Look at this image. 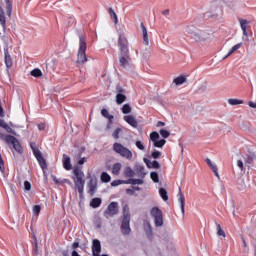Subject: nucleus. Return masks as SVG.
<instances>
[{
    "label": "nucleus",
    "mask_w": 256,
    "mask_h": 256,
    "mask_svg": "<svg viewBox=\"0 0 256 256\" xmlns=\"http://www.w3.org/2000/svg\"><path fill=\"white\" fill-rule=\"evenodd\" d=\"M72 179L74 181L75 187L78 189V193L80 195H83V191L85 189V173L83 172V169L79 166H76L73 171Z\"/></svg>",
    "instance_id": "1"
},
{
    "label": "nucleus",
    "mask_w": 256,
    "mask_h": 256,
    "mask_svg": "<svg viewBox=\"0 0 256 256\" xmlns=\"http://www.w3.org/2000/svg\"><path fill=\"white\" fill-rule=\"evenodd\" d=\"M0 139L5 141L7 145H12L13 149L17 151V153H23V146H21V142H19L15 136L9 134H0Z\"/></svg>",
    "instance_id": "2"
},
{
    "label": "nucleus",
    "mask_w": 256,
    "mask_h": 256,
    "mask_svg": "<svg viewBox=\"0 0 256 256\" xmlns=\"http://www.w3.org/2000/svg\"><path fill=\"white\" fill-rule=\"evenodd\" d=\"M87 42L83 38V36L79 37V49L77 54V63L83 65V63H87Z\"/></svg>",
    "instance_id": "3"
},
{
    "label": "nucleus",
    "mask_w": 256,
    "mask_h": 256,
    "mask_svg": "<svg viewBox=\"0 0 256 256\" xmlns=\"http://www.w3.org/2000/svg\"><path fill=\"white\" fill-rule=\"evenodd\" d=\"M112 149L117 155H120V157H123L124 159H133V152L119 142L114 143Z\"/></svg>",
    "instance_id": "4"
},
{
    "label": "nucleus",
    "mask_w": 256,
    "mask_h": 256,
    "mask_svg": "<svg viewBox=\"0 0 256 256\" xmlns=\"http://www.w3.org/2000/svg\"><path fill=\"white\" fill-rule=\"evenodd\" d=\"M186 33L190 35L191 39H194L196 43H201V41H206L205 32L197 29L195 26H188L186 28Z\"/></svg>",
    "instance_id": "5"
},
{
    "label": "nucleus",
    "mask_w": 256,
    "mask_h": 256,
    "mask_svg": "<svg viewBox=\"0 0 256 256\" xmlns=\"http://www.w3.org/2000/svg\"><path fill=\"white\" fill-rule=\"evenodd\" d=\"M150 215L154 219L155 227H163V211L159 207H152Z\"/></svg>",
    "instance_id": "6"
},
{
    "label": "nucleus",
    "mask_w": 256,
    "mask_h": 256,
    "mask_svg": "<svg viewBox=\"0 0 256 256\" xmlns=\"http://www.w3.org/2000/svg\"><path fill=\"white\" fill-rule=\"evenodd\" d=\"M30 147L32 149V153L34 157H36L41 169H47V162L45 161V158L43 157V153H41V150L35 146V143L31 142Z\"/></svg>",
    "instance_id": "7"
},
{
    "label": "nucleus",
    "mask_w": 256,
    "mask_h": 256,
    "mask_svg": "<svg viewBox=\"0 0 256 256\" xmlns=\"http://www.w3.org/2000/svg\"><path fill=\"white\" fill-rule=\"evenodd\" d=\"M120 55H129V41L125 34H120L118 38Z\"/></svg>",
    "instance_id": "8"
},
{
    "label": "nucleus",
    "mask_w": 256,
    "mask_h": 256,
    "mask_svg": "<svg viewBox=\"0 0 256 256\" xmlns=\"http://www.w3.org/2000/svg\"><path fill=\"white\" fill-rule=\"evenodd\" d=\"M117 213H119V203L111 202L104 211V217H106V219H111V217H115Z\"/></svg>",
    "instance_id": "9"
},
{
    "label": "nucleus",
    "mask_w": 256,
    "mask_h": 256,
    "mask_svg": "<svg viewBox=\"0 0 256 256\" xmlns=\"http://www.w3.org/2000/svg\"><path fill=\"white\" fill-rule=\"evenodd\" d=\"M131 218H129L128 215H125V217L122 220V224H121V233L122 235H130L131 234Z\"/></svg>",
    "instance_id": "10"
},
{
    "label": "nucleus",
    "mask_w": 256,
    "mask_h": 256,
    "mask_svg": "<svg viewBox=\"0 0 256 256\" xmlns=\"http://www.w3.org/2000/svg\"><path fill=\"white\" fill-rule=\"evenodd\" d=\"M240 27L242 29L243 35L244 37H248L249 33L247 32V29H249L251 26V21L247 20V19H243V18H238Z\"/></svg>",
    "instance_id": "11"
},
{
    "label": "nucleus",
    "mask_w": 256,
    "mask_h": 256,
    "mask_svg": "<svg viewBox=\"0 0 256 256\" xmlns=\"http://www.w3.org/2000/svg\"><path fill=\"white\" fill-rule=\"evenodd\" d=\"M101 254V241L98 239H94L92 242V255H100Z\"/></svg>",
    "instance_id": "12"
},
{
    "label": "nucleus",
    "mask_w": 256,
    "mask_h": 256,
    "mask_svg": "<svg viewBox=\"0 0 256 256\" xmlns=\"http://www.w3.org/2000/svg\"><path fill=\"white\" fill-rule=\"evenodd\" d=\"M129 61H131V56H129V54H120V67L126 69V67H129Z\"/></svg>",
    "instance_id": "13"
},
{
    "label": "nucleus",
    "mask_w": 256,
    "mask_h": 256,
    "mask_svg": "<svg viewBox=\"0 0 256 256\" xmlns=\"http://www.w3.org/2000/svg\"><path fill=\"white\" fill-rule=\"evenodd\" d=\"M0 25L3 31L7 30V18L5 17V10L3 6L0 4Z\"/></svg>",
    "instance_id": "14"
},
{
    "label": "nucleus",
    "mask_w": 256,
    "mask_h": 256,
    "mask_svg": "<svg viewBox=\"0 0 256 256\" xmlns=\"http://www.w3.org/2000/svg\"><path fill=\"white\" fill-rule=\"evenodd\" d=\"M124 121H126V123H128V125H130L134 129H137L138 123H137V119L135 118V116L126 115V116H124Z\"/></svg>",
    "instance_id": "15"
},
{
    "label": "nucleus",
    "mask_w": 256,
    "mask_h": 256,
    "mask_svg": "<svg viewBox=\"0 0 256 256\" xmlns=\"http://www.w3.org/2000/svg\"><path fill=\"white\" fill-rule=\"evenodd\" d=\"M178 201L180 203L181 213L183 217H185V195H183V192L181 191V189H179Z\"/></svg>",
    "instance_id": "16"
},
{
    "label": "nucleus",
    "mask_w": 256,
    "mask_h": 256,
    "mask_svg": "<svg viewBox=\"0 0 256 256\" xmlns=\"http://www.w3.org/2000/svg\"><path fill=\"white\" fill-rule=\"evenodd\" d=\"M4 61L8 69L10 67H13V60L11 59V55L9 54V48L4 49Z\"/></svg>",
    "instance_id": "17"
},
{
    "label": "nucleus",
    "mask_w": 256,
    "mask_h": 256,
    "mask_svg": "<svg viewBox=\"0 0 256 256\" xmlns=\"http://www.w3.org/2000/svg\"><path fill=\"white\" fill-rule=\"evenodd\" d=\"M4 9H6V15L11 17L13 13V0H4Z\"/></svg>",
    "instance_id": "18"
},
{
    "label": "nucleus",
    "mask_w": 256,
    "mask_h": 256,
    "mask_svg": "<svg viewBox=\"0 0 256 256\" xmlns=\"http://www.w3.org/2000/svg\"><path fill=\"white\" fill-rule=\"evenodd\" d=\"M206 163L211 171H213L215 177H217V179H221V176H219L217 165H215L209 158L206 159Z\"/></svg>",
    "instance_id": "19"
},
{
    "label": "nucleus",
    "mask_w": 256,
    "mask_h": 256,
    "mask_svg": "<svg viewBox=\"0 0 256 256\" xmlns=\"http://www.w3.org/2000/svg\"><path fill=\"white\" fill-rule=\"evenodd\" d=\"M140 27L142 29L143 43L144 45H149V34L147 32V27H145V24H143V22L140 24Z\"/></svg>",
    "instance_id": "20"
},
{
    "label": "nucleus",
    "mask_w": 256,
    "mask_h": 256,
    "mask_svg": "<svg viewBox=\"0 0 256 256\" xmlns=\"http://www.w3.org/2000/svg\"><path fill=\"white\" fill-rule=\"evenodd\" d=\"M144 163L146 164V167H148V169H159L161 167L157 160L151 162L149 159L144 158Z\"/></svg>",
    "instance_id": "21"
},
{
    "label": "nucleus",
    "mask_w": 256,
    "mask_h": 256,
    "mask_svg": "<svg viewBox=\"0 0 256 256\" xmlns=\"http://www.w3.org/2000/svg\"><path fill=\"white\" fill-rule=\"evenodd\" d=\"M97 192V182L90 180L88 183V193L93 197L95 193Z\"/></svg>",
    "instance_id": "22"
},
{
    "label": "nucleus",
    "mask_w": 256,
    "mask_h": 256,
    "mask_svg": "<svg viewBox=\"0 0 256 256\" xmlns=\"http://www.w3.org/2000/svg\"><path fill=\"white\" fill-rule=\"evenodd\" d=\"M63 167L66 169V171H71L72 165H71V158L67 156L66 154L63 155Z\"/></svg>",
    "instance_id": "23"
},
{
    "label": "nucleus",
    "mask_w": 256,
    "mask_h": 256,
    "mask_svg": "<svg viewBox=\"0 0 256 256\" xmlns=\"http://www.w3.org/2000/svg\"><path fill=\"white\" fill-rule=\"evenodd\" d=\"M123 175L124 177H126L127 179H131V177L135 176V171H133V169L129 166L125 167L123 170Z\"/></svg>",
    "instance_id": "24"
},
{
    "label": "nucleus",
    "mask_w": 256,
    "mask_h": 256,
    "mask_svg": "<svg viewBox=\"0 0 256 256\" xmlns=\"http://www.w3.org/2000/svg\"><path fill=\"white\" fill-rule=\"evenodd\" d=\"M255 159H256V155L253 152L246 154V156L244 157V161L247 165H251V163H253Z\"/></svg>",
    "instance_id": "25"
},
{
    "label": "nucleus",
    "mask_w": 256,
    "mask_h": 256,
    "mask_svg": "<svg viewBox=\"0 0 256 256\" xmlns=\"http://www.w3.org/2000/svg\"><path fill=\"white\" fill-rule=\"evenodd\" d=\"M121 163L116 162L112 165V175H119L121 173Z\"/></svg>",
    "instance_id": "26"
},
{
    "label": "nucleus",
    "mask_w": 256,
    "mask_h": 256,
    "mask_svg": "<svg viewBox=\"0 0 256 256\" xmlns=\"http://www.w3.org/2000/svg\"><path fill=\"white\" fill-rule=\"evenodd\" d=\"M101 203H102L101 198H93L90 201V207H92V209H97V208L101 207Z\"/></svg>",
    "instance_id": "27"
},
{
    "label": "nucleus",
    "mask_w": 256,
    "mask_h": 256,
    "mask_svg": "<svg viewBox=\"0 0 256 256\" xmlns=\"http://www.w3.org/2000/svg\"><path fill=\"white\" fill-rule=\"evenodd\" d=\"M136 173L138 177H140L141 179H145V175H147V172H145V166H137Z\"/></svg>",
    "instance_id": "28"
},
{
    "label": "nucleus",
    "mask_w": 256,
    "mask_h": 256,
    "mask_svg": "<svg viewBox=\"0 0 256 256\" xmlns=\"http://www.w3.org/2000/svg\"><path fill=\"white\" fill-rule=\"evenodd\" d=\"M143 183H145L143 181V179L130 178V179L126 180V185H143Z\"/></svg>",
    "instance_id": "29"
},
{
    "label": "nucleus",
    "mask_w": 256,
    "mask_h": 256,
    "mask_svg": "<svg viewBox=\"0 0 256 256\" xmlns=\"http://www.w3.org/2000/svg\"><path fill=\"white\" fill-rule=\"evenodd\" d=\"M127 101V96L125 94H116L117 105H123Z\"/></svg>",
    "instance_id": "30"
},
{
    "label": "nucleus",
    "mask_w": 256,
    "mask_h": 256,
    "mask_svg": "<svg viewBox=\"0 0 256 256\" xmlns=\"http://www.w3.org/2000/svg\"><path fill=\"white\" fill-rule=\"evenodd\" d=\"M187 81V78L183 75L176 77L173 80V83H175V85H183V83H185Z\"/></svg>",
    "instance_id": "31"
},
{
    "label": "nucleus",
    "mask_w": 256,
    "mask_h": 256,
    "mask_svg": "<svg viewBox=\"0 0 256 256\" xmlns=\"http://www.w3.org/2000/svg\"><path fill=\"white\" fill-rule=\"evenodd\" d=\"M100 179L102 183H109L111 181V175H109L107 172H102Z\"/></svg>",
    "instance_id": "32"
},
{
    "label": "nucleus",
    "mask_w": 256,
    "mask_h": 256,
    "mask_svg": "<svg viewBox=\"0 0 256 256\" xmlns=\"http://www.w3.org/2000/svg\"><path fill=\"white\" fill-rule=\"evenodd\" d=\"M160 197H162L163 201H169V196L167 195V190L165 188L159 189Z\"/></svg>",
    "instance_id": "33"
},
{
    "label": "nucleus",
    "mask_w": 256,
    "mask_h": 256,
    "mask_svg": "<svg viewBox=\"0 0 256 256\" xmlns=\"http://www.w3.org/2000/svg\"><path fill=\"white\" fill-rule=\"evenodd\" d=\"M241 45H242V43H238V44L234 45V46L230 49V51H229V53L227 54V56L225 57V59H227V57H230V55H233V53H235V51H237L238 49H241Z\"/></svg>",
    "instance_id": "34"
},
{
    "label": "nucleus",
    "mask_w": 256,
    "mask_h": 256,
    "mask_svg": "<svg viewBox=\"0 0 256 256\" xmlns=\"http://www.w3.org/2000/svg\"><path fill=\"white\" fill-rule=\"evenodd\" d=\"M229 105L235 106V105H243V100L235 99V98H230L228 99Z\"/></svg>",
    "instance_id": "35"
},
{
    "label": "nucleus",
    "mask_w": 256,
    "mask_h": 256,
    "mask_svg": "<svg viewBox=\"0 0 256 256\" xmlns=\"http://www.w3.org/2000/svg\"><path fill=\"white\" fill-rule=\"evenodd\" d=\"M32 75V77H43V72L41 71V69L35 68L34 70L31 71L30 73Z\"/></svg>",
    "instance_id": "36"
},
{
    "label": "nucleus",
    "mask_w": 256,
    "mask_h": 256,
    "mask_svg": "<svg viewBox=\"0 0 256 256\" xmlns=\"http://www.w3.org/2000/svg\"><path fill=\"white\" fill-rule=\"evenodd\" d=\"M108 12L112 19H114L115 25H117V23H119V20L117 18V13H115V10H113V8H109Z\"/></svg>",
    "instance_id": "37"
},
{
    "label": "nucleus",
    "mask_w": 256,
    "mask_h": 256,
    "mask_svg": "<svg viewBox=\"0 0 256 256\" xmlns=\"http://www.w3.org/2000/svg\"><path fill=\"white\" fill-rule=\"evenodd\" d=\"M121 111L124 115H129V113H131V105L124 104L121 108Z\"/></svg>",
    "instance_id": "38"
},
{
    "label": "nucleus",
    "mask_w": 256,
    "mask_h": 256,
    "mask_svg": "<svg viewBox=\"0 0 256 256\" xmlns=\"http://www.w3.org/2000/svg\"><path fill=\"white\" fill-rule=\"evenodd\" d=\"M216 229H217V235L219 237H226L225 231L223 230V228H221V224L216 223Z\"/></svg>",
    "instance_id": "39"
},
{
    "label": "nucleus",
    "mask_w": 256,
    "mask_h": 256,
    "mask_svg": "<svg viewBox=\"0 0 256 256\" xmlns=\"http://www.w3.org/2000/svg\"><path fill=\"white\" fill-rule=\"evenodd\" d=\"M112 187H119V185H127V180H114L111 182Z\"/></svg>",
    "instance_id": "40"
},
{
    "label": "nucleus",
    "mask_w": 256,
    "mask_h": 256,
    "mask_svg": "<svg viewBox=\"0 0 256 256\" xmlns=\"http://www.w3.org/2000/svg\"><path fill=\"white\" fill-rule=\"evenodd\" d=\"M122 211H123V219H125V215H127L128 218L131 219V214H129V205L125 204L123 206Z\"/></svg>",
    "instance_id": "41"
},
{
    "label": "nucleus",
    "mask_w": 256,
    "mask_h": 256,
    "mask_svg": "<svg viewBox=\"0 0 256 256\" xmlns=\"http://www.w3.org/2000/svg\"><path fill=\"white\" fill-rule=\"evenodd\" d=\"M165 143H167V140H165V139L156 140L154 142V147L161 148V147H163L165 145Z\"/></svg>",
    "instance_id": "42"
},
{
    "label": "nucleus",
    "mask_w": 256,
    "mask_h": 256,
    "mask_svg": "<svg viewBox=\"0 0 256 256\" xmlns=\"http://www.w3.org/2000/svg\"><path fill=\"white\" fill-rule=\"evenodd\" d=\"M101 115L102 117H105V119H113V115H110L107 109H102Z\"/></svg>",
    "instance_id": "43"
},
{
    "label": "nucleus",
    "mask_w": 256,
    "mask_h": 256,
    "mask_svg": "<svg viewBox=\"0 0 256 256\" xmlns=\"http://www.w3.org/2000/svg\"><path fill=\"white\" fill-rule=\"evenodd\" d=\"M150 177L154 183H159V174L157 172H151Z\"/></svg>",
    "instance_id": "44"
},
{
    "label": "nucleus",
    "mask_w": 256,
    "mask_h": 256,
    "mask_svg": "<svg viewBox=\"0 0 256 256\" xmlns=\"http://www.w3.org/2000/svg\"><path fill=\"white\" fill-rule=\"evenodd\" d=\"M161 137H163L164 139H167L169 137V135H171L170 131H167L165 129H160L159 131Z\"/></svg>",
    "instance_id": "45"
},
{
    "label": "nucleus",
    "mask_w": 256,
    "mask_h": 256,
    "mask_svg": "<svg viewBox=\"0 0 256 256\" xmlns=\"http://www.w3.org/2000/svg\"><path fill=\"white\" fill-rule=\"evenodd\" d=\"M4 129H6L7 133H11V135H17V132H15V130H13V128H11L9 125L4 124Z\"/></svg>",
    "instance_id": "46"
},
{
    "label": "nucleus",
    "mask_w": 256,
    "mask_h": 256,
    "mask_svg": "<svg viewBox=\"0 0 256 256\" xmlns=\"http://www.w3.org/2000/svg\"><path fill=\"white\" fill-rule=\"evenodd\" d=\"M116 92H117V95H125V88H123L121 85H117Z\"/></svg>",
    "instance_id": "47"
},
{
    "label": "nucleus",
    "mask_w": 256,
    "mask_h": 256,
    "mask_svg": "<svg viewBox=\"0 0 256 256\" xmlns=\"http://www.w3.org/2000/svg\"><path fill=\"white\" fill-rule=\"evenodd\" d=\"M150 139L153 141V143H155V141H157V139H159V133L157 132H152L150 134Z\"/></svg>",
    "instance_id": "48"
},
{
    "label": "nucleus",
    "mask_w": 256,
    "mask_h": 256,
    "mask_svg": "<svg viewBox=\"0 0 256 256\" xmlns=\"http://www.w3.org/2000/svg\"><path fill=\"white\" fill-rule=\"evenodd\" d=\"M119 133H121V128H116L112 133V137L119 139Z\"/></svg>",
    "instance_id": "49"
},
{
    "label": "nucleus",
    "mask_w": 256,
    "mask_h": 256,
    "mask_svg": "<svg viewBox=\"0 0 256 256\" xmlns=\"http://www.w3.org/2000/svg\"><path fill=\"white\" fill-rule=\"evenodd\" d=\"M135 145L138 149H140V151H145V146L143 145V143L141 141L137 140Z\"/></svg>",
    "instance_id": "50"
},
{
    "label": "nucleus",
    "mask_w": 256,
    "mask_h": 256,
    "mask_svg": "<svg viewBox=\"0 0 256 256\" xmlns=\"http://www.w3.org/2000/svg\"><path fill=\"white\" fill-rule=\"evenodd\" d=\"M0 171L2 173L5 172V162L3 161V157L1 156V154H0Z\"/></svg>",
    "instance_id": "51"
},
{
    "label": "nucleus",
    "mask_w": 256,
    "mask_h": 256,
    "mask_svg": "<svg viewBox=\"0 0 256 256\" xmlns=\"http://www.w3.org/2000/svg\"><path fill=\"white\" fill-rule=\"evenodd\" d=\"M33 213H34L35 215H39V214L41 213V206L35 205V206L33 207Z\"/></svg>",
    "instance_id": "52"
},
{
    "label": "nucleus",
    "mask_w": 256,
    "mask_h": 256,
    "mask_svg": "<svg viewBox=\"0 0 256 256\" xmlns=\"http://www.w3.org/2000/svg\"><path fill=\"white\" fill-rule=\"evenodd\" d=\"M24 189H25V191H29L31 189V182L25 181L24 182Z\"/></svg>",
    "instance_id": "53"
},
{
    "label": "nucleus",
    "mask_w": 256,
    "mask_h": 256,
    "mask_svg": "<svg viewBox=\"0 0 256 256\" xmlns=\"http://www.w3.org/2000/svg\"><path fill=\"white\" fill-rule=\"evenodd\" d=\"M152 157L153 159H159V157H161V152L159 151L152 152Z\"/></svg>",
    "instance_id": "54"
},
{
    "label": "nucleus",
    "mask_w": 256,
    "mask_h": 256,
    "mask_svg": "<svg viewBox=\"0 0 256 256\" xmlns=\"http://www.w3.org/2000/svg\"><path fill=\"white\" fill-rule=\"evenodd\" d=\"M237 167H239L240 171H243L245 167L243 166V160L237 161Z\"/></svg>",
    "instance_id": "55"
},
{
    "label": "nucleus",
    "mask_w": 256,
    "mask_h": 256,
    "mask_svg": "<svg viewBox=\"0 0 256 256\" xmlns=\"http://www.w3.org/2000/svg\"><path fill=\"white\" fill-rule=\"evenodd\" d=\"M126 193L128 195H135V190H133V189H126Z\"/></svg>",
    "instance_id": "56"
},
{
    "label": "nucleus",
    "mask_w": 256,
    "mask_h": 256,
    "mask_svg": "<svg viewBox=\"0 0 256 256\" xmlns=\"http://www.w3.org/2000/svg\"><path fill=\"white\" fill-rule=\"evenodd\" d=\"M249 107H251L252 109H256V103H254L253 101L248 102Z\"/></svg>",
    "instance_id": "57"
},
{
    "label": "nucleus",
    "mask_w": 256,
    "mask_h": 256,
    "mask_svg": "<svg viewBox=\"0 0 256 256\" xmlns=\"http://www.w3.org/2000/svg\"><path fill=\"white\" fill-rule=\"evenodd\" d=\"M39 131H45V124H38Z\"/></svg>",
    "instance_id": "58"
},
{
    "label": "nucleus",
    "mask_w": 256,
    "mask_h": 256,
    "mask_svg": "<svg viewBox=\"0 0 256 256\" xmlns=\"http://www.w3.org/2000/svg\"><path fill=\"white\" fill-rule=\"evenodd\" d=\"M86 161H87L86 158H81V159L78 161V165H83Z\"/></svg>",
    "instance_id": "59"
},
{
    "label": "nucleus",
    "mask_w": 256,
    "mask_h": 256,
    "mask_svg": "<svg viewBox=\"0 0 256 256\" xmlns=\"http://www.w3.org/2000/svg\"><path fill=\"white\" fill-rule=\"evenodd\" d=\"M162 15H164V17H169V9L164 10Z\"/></svg>",
    "instance_id": "60"
},
{
    "label": "nucleus",
    "mask_w": 256,
    "mask_h": 256,
    "mask_svg": "<svg viewBox=\"0 0 256 256\" xmlns=\"http://www.w3.org/2000/svg\"><path fill=\"white\" fill-rule=\"evenodd\" d=\"M157 127H165V122H163V121H158Z\"/></svg>",
    "instance_id": "61"
},
{
    "label": "nucleus",
    "mask_w": 256,
    "mask_h": 256,
    "mask_svg": "<svg viewBox=\"0 0 256 256\" xmlns=\"http://www.w3.org/2000/svg\"><path fill=\"white\" fill-rule=\"evenodd\" d=\"M79 247V242H74L73 244H72V248L73 249H77Z\"/></svg>",
    "instance_id": "62"
},
{
    "label": "nucleus",
    "mask_w": 256,
    "mask_h": 256,
    "mask_svg": "<svg viewBox=\"0 0 256 256\" xmlns=\"http://www.w3.org/2000/svg\"><path fill=\"white\" fill-rule=\"evenodd\" d=\"M71 256H81L76 250L72 251Z\"/></svg>",
    "instance_id": "63"
},
{
    "label": "nucleus",
    "mask_w": 256,
    "mask_h": 256,
    "mask_svg": "<svg viewBox=\"0 0 256 256\" xmlns=\"http://www.w3.org/2000/svg\"><path fill=\"white\" fill-rule=\"evenodd\" d=\"M242 243H243V247H247V241H245V238L242 236Z\"/></svg>",
    "instance_id": "64"
}]
</instances>
